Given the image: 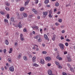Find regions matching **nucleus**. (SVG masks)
Masks as SVG:
<instances>
[{
    "label": "nucleus",
    "mask_w": 75,
    "mask_h": 75,
    "mask_svg": "<svg viewBox=\"0 0 75 75\" xmlns=\"http://www.w3.org/2000/svg\"><path fill=\"white\" fill-rule=\"evenodd\" d=\"M9 54H10L11 53H12V52H11V51H10V50H9V52H8Z\"/></svg>",
    "instance_id": "63"
},
{
    "label": "nucleus",
    "mask_w": 75,
    "mask_h": 75,
    "mask_svg": "<svg viewBox=\"0 0 75 75\" xmlns=\"http://www.w3.org/2000/svg\"><path fill=\"white\" fill-rule=\"evenodd\" d=\"M55 24L56 25H59V23H55Z\"/></svg>",
    "instance_id": "58"
},
{
    "label": "nucleus",
    "mask_w": 75,
    "mask_h": 75,
    "mask_svg": "<svg viewBox=\"0 0 75 75\" xmlns=\"http://www.w3.org/2000/svg\"><path fill=\"white\" fill-rule=\"evenodd\" d=\"M51 63H48L47 64V66H51Z\"/></svg>",
    "instance_id": "56"
},
{
    "label": "nucleus",
    "mask_w": 75,
    "mask_h": 75,
    "mask_svg": "<svg viewBox=\"0 0 75 75\" xmlns=\"http://www.w3.org/2000/svg\"><path fill=\"white\" fill-rule=\"evenodd\" d=\"M29 58H32V57H33V56H32V55H31V54H29Z\"/></svg>",
    "instance_id": "47"
},
{
    "label": "nucleus",
    "mask_w": 75,
    "mask_h": 75,
    "mask_svg": "<svg viewBox=\"0 0 75 75\" xmlns=\"http://www.w3.org/2000/svg\"><path fill=\"white\" fill-rule=\"evenodd\" d=\"M22 54L21 53H20L18 54V59H20L21 58Z\"/></svg>",
    "instance_id": "11"
},
{
    "label": "nucleus",
    "mask_w": 75,
    "mask_h": 75,
    "mask_svg": "<svg viewBox=\"0 0 75 75\" xmlns=\"http://www.w3.org/2000/svg\"><path fill=\"white\" fill-rule=\"evenodd\" d=\"M49 14L48 16L50 18H52L53 17V14H52V11H50L49 12Z\"/></svg>",
    "instance_id": "2"
},
{
    "label": "nucleus",
    "mask_w": 75,
    "mask_h": 75,
    "mask_svg": "<svg viewBox=\"0 0 75 75\" xmlns=\"http://www.w3.org/2000/svg\"><path fill=\"white\" fill-rule=\"evenodd\" d=\"M23 16L24 17H27L28 16V15H27V14L25 13H24L23 14Z\"/></svg>",
    "instance_id": "20"
},
{
    "label": "nucleus",
    "mask_w": 75,
    "mask_h": 75,
    "mask_svg": "<svg viewBox=\"0 0 75 75\" xmlns=\"http://www.w3.org/2000/svg\"><path fill=\"white\" fill-rule=\"evenodd\" d=\"M53 41H55V35H54L53 38H52Z\"/></svg>",
    "instance_id": "14"
},
{
    "label": "nucleus",
    "mask_w": 75,
    "mask_h": 75,
    "mask_svg": "<svg viewBox=\"0 0 75 75\" xmlns=\"http://www.w3.org/2000/svg\"><path fill=\"white\" fill-rule=\"evenodd\" d=\"M67 58L68 62H71V57L68 56L67 57Z\"/></svg>",
    "instance_id": "10"
},
{
    "label": "nucleus",
    "mask_w": 75,
    "mask_h": 75,
    "mask_svg": "<svg viewBox=\"0 0 75 75\" xmlns=\"http://www.w3.org/2000/svg\"><path fill=\"white\" fill-rule=\"evenodd\" d=\"M44 3L45 4H47V3H49V0H46L45 1Z\"/></svg>",
    "instance_id": "19"
},
{
    "label": "nucleus",
    "mask_w": 75,
    "mask_h": 75,
    "mask_svg": "<svg viewBox=\"0 0 75 75\" xmlns=\"http://www.w3.org/2000/svg\"><path fill=\"white\" fill-rule=\"evenodd\" d=\"M0 13L1 14H2V15H4L5 14V13H4L3 12L1 11L0 12Z\"/></svg>",
    "instance_id": "26"
},
{
    "label": "nucleus",
    "mask_w": 75,
    "mask_h": 75,
    "mask_svg": "<svg viewBox=\"0 0 75 75\" xmlns=\"http://www.w3.org/2000/svg\"><path fill=\"white\" fill-rule=\"evenodd\" d=\"M62 33H65V30H63L62 31Z\"/></svg>",
    "instance_id": "60"
},
{
    "label": "nucleus",
    "mask_w": 75,
    "mask_h": 75,
    "mask_svg": "<svg viewBox=\"0 0 75 75\" xmlns=\"http://www.w3.org/2000/svg\"><path fill=\"white\" fill-rule=\"evenodd\" d=\"M9 71H10L11 72H14V67H11L9 68Z\"/></svg>",
    "instance_id": "3"
},
{
    "label": "nucleus",
    "mask_w": 75,
    "mask_h": 75,
    "mask_svg": "<svg viewBox=\"0 0 75 75\" xmlns=\"http://www.w3.org/2000/svg\"><path fill=\"white\" fill-rule=\"evenodd\" d=\"M20 40H21V41H24V38L23 37H21L20 38Z\"/></svg>",
    "instance_id": "33"
},
{
    "label": "nucleus",
    "mask_w": 75,
    "mask_h": 75,
    "mask_svg": "<svg viewBox=\"0 0 75 75\" xmlns=\"http://www.w3.org/2000/svg\"><path fill=\"white\" fill-rule=\"evenodd\" d=\"M65 28V26L63 25H61L60 26V28Z\"/></svg>",
    "instance_id": "32"
},
{
    "label": "nucleus",
    "mask_w": 75,
    "mask_h": 75,
    "mask_svg": "<svg viewBox=\"0 0 75 75\" xmlns=\"http://www.w3.org/2000/svg\"><path fill=\"white\" fill-rule=\"evenodd\" d=\"M7 50H6V49H4V53H6V52Z\"/></svg>",
    "instance_id": "46"
},
{
    "label": "nucleus",
    "mask_w": 75,
    "mask_h": 75,
    "mask_svg": "<svg viewBox=\"0 0 75 75\" xmlns=\"http://www.w3.org/2000/svg\"><path fill=\"white\" fill-rule=\"evenodd\" d=\"M36 51H39V49L38 47H36Z\"/></svg>",
    "instance_id": "62"
},
{
    "label": "nucleus",
    "mask_w": 75,
    "mask_h": 75,
    "mask_svg": "<svg viewBox=\"0 0 75 75\" xmlns=\"http://www.w3.org/2000/svg\"><path fill=\"white\" fill-rule=\"evenodd\" d=\"M7 18H10V17L9 16V14H7Z\"/></svg>",
    "instance_id": "36"
},
{
    "label": "nucleus",
    "mask_w": 75,
    "mask_h": 75,
    "mask_svg": "<svg viewBox=\"0 0 75 75\" xmlns=\"http://www.w3.org/2000/svg\"><path fill=\"white\" fill-rule=\"evenodd\" d=\"M42 54H45L47 53V52L45 51H43L42 52Z\"/></svg>",
    "instance_id": "25"
},
{
    "label": "nucleus",
    "mask_w": 75,
    "mask_h": 75,
    "mask_svg": "<svg viewBox=\"0 0 75 75\" xmlns=\"http://www.w3.org/2000/svg\"><path fill=\"white\" fill-rule=\"evenodd\" d=\"M38 0H36L35 1V4H38Z\"/></svg>",
    "instance_id": "29"
},
{
    "label": "nucleus",
    "mask_w": 75,
    "mask_h": 75,
    "mask_svg": "<svg viewBox=\"0 0 75 75\" xmlns=\"http://www.w3.org/2000/svg\"><path fill=\"white\" fill-rule=\"evenodd\" d=\"M28 74L29 75H30L31 74V72H30L28 73Z\"/></svg>",
    "instance_id": "61"
},
{
    "label": "nucleus",
    "mask_w": 75,
    "mask_h": 75,
    "mask_svg": "<svg viewBox=\"0 0 75 75\" xmlns=\"http://www.w3.org/2000/svg\"><path fill=\"white\" fill-rule=\"evenodd\" d=\"M21 11H23L24 10V7H21L20 9Z\"/></svg>",
    "instance_id": "18"
},
{
    "label": "nucleus",
    "mask_w": 75,
    "mask_h": 75,
    "mask_svg": "<svg viewBox=\"0 0 75 75\" xmlns=\"http://www.w3.org/2000/svg\"><path fill=\"white\" fill-rule=\"evenodd\" d=\"M6 10H7L8 11V10H9V8L8 7H6Z\"/></svg>",
    "instance_id": "49"
},
{
    "label": "nucleus",
    "mask_w": 75,
    "mask_h": 75,
    "mask_svg": "<svg viewBox=\"0 0 75 75\" xmlns=\"http://www.w3.org/2000/svg\"><path fill=\"white\" fill-rule=\"evenodd\" d=\"M54 12H55V11H57V9H54Z\"/></svg>",
    "instance_id": "64"
},
{
    "label": "nucleus",
    "mask_w": 75,
    "mask_h": 75,
    "mask_svg": "<svg viewBox=\"0 0 75 75\" xmlns=\"http://www.w3.org/2000/svg\"><path fill=\"white\" fill-rule=\"evenodd\" d=\"M55 6H56V7H58L59 6V3H56L55 4Z\"/></svg>",
    "instance_id": "28"
},
{
    "label": "nucleus",
    "mask_w": 75,
    "mask_h": 75,
    "mask_svg": "<svg viewBox=\"0 0 75 75\" xmlns=\"http://www.w3.org/2000/svg\"><path fill=\"white\" fill-rule=\"evenodd\" d=\"M38 41L39 42H40L42 41V40L40 38V37L39 38V39L38 40Z\"/></svg>",
    "instance_id": "23"
},
{
    "label": "nucleus",
    "mask_w": 75,
    "mask_h": 75,
    "mask_svg": "<svg viewBox=\"0 0 75 75\" xmlns=\"http://www.w3.org/2000/svg\"><path fill=\"white\" fill-rule=\"evenodd\" d=\"M6 5L7 6H10V4H9L7 2Z\"/></svg>",
    "instance_id": "43"
},
{
    "label": "nucleus",
    "mask_w": 75,
    "mask_h": 75,
    "mask_svg": "<svg viewBox=\"0 0 75 75\" xmlns=\"http://www.w3.org/2000/svg\"><path fill=\"white\" fill-rule=\"evenodd\" d=\"M68 43H67V42H66L65 43V45H66V47H68Z\"/></svg>",
    "instance_id": "37"
},
{
    "label": "nucleus",
    "mask_w": 75,
    "mask_h": 75,
    "mask_svg": "<svg viewBox=\"0 0 75 75\" xmlns=\"http://www.w3.org/2000/svg\"><path fill=\"white\" fill-rule=\"evenodd\" d=\"M66 40L67 41V42H70V41H71V40H70L69 39H67Z\"/></svg>",
    "instance_id": "31"
},
{
    "label": "nucleus",
    "mask_w": 75,
    "mask_h": 75,
    "mask_svg": "<svg viewBox=\"0 0 75 75\" xmlns=\"http://www.w3.org/2000/svg\"><path fill=\"white\" fill-rule=\"evenodd\" d=\"M35 59H36V57H33L32 58V59L33 60H35Z\"/></svg>",
    "instance_id": "38"
},
{
    "label": "nucleus",
    "mask_w": 75,
    "mask_h": 75,
    "mask_svg": "<svg viewBox=\"0 0 75 75\" xmlns=\"http://www.w3.org/2000/svg\"><path fill=\"white\" fill-rule=\"evenodd\" d=\"M45 59L46 61H48L51 60V58L49 57H46Z\"/></svg>",
    "instance_id": "9"
},
{
    "label": "nucleus",
    "mask_w": 75,
    "mask_h": 75,
    "mask_svg": "<svg viewBox=\"0 0 75 75\" xmlns=\"http://www.w3.org/2000/svg\"><path fill=\"white\" fill-rule=\"evenodd\" d=\"M59 45L61 50H64V44L61 43H60L59 44Z\"/></svg>",
    "instance_id": "1"
},
{
    "label": "nucleus",
    "mask_w": 75,
    "mask_h": 75,
    "mask_svg": "<svg viewBox=\"0 0 75 75\" xmlns=\"http://www.w3.org/2000/svg\"><path fill=\"white\" fill-rule=\"evenodd\" d=\"M5 43L6 45H8L9 43L7 40H5Z\"/></svg>",
    "instance_id": "15"
},
{
    "label": "nucleus",
    "mask_w": 75,
    "mask_h": 75,
    "mask_svg": "<svg viewBox=\"0 0 75 75\" xmlns=\"http://www.w3.org/2000/svg\"><path fill=\"white\" fill-rule=\"evenodd\" d=\"M32 11H33V12H34V13L35 14H37V13H38V12L36 11V10L35 9L33 8L32 9Z\"/></svg>",
    "instance_id": "8"
},
{
    "label": "nucleus",
    "mask_w": 75,
    "mask_h": 75,
    "mask_svg": "<svg viewBox=\"0 0 75 75\" xmlns=\"http://www.w3.org/2000/svg\"><path fill=\"white\" fill-rule=\"evenodd\" d=\"M55 64H56V65H57L59 66V63H58V62H55Z\"/></svg>",
    "instance_id": "27"
},
{
    "label": "nucleus",
    "mask_w": 75,
    "mask_h": 75,
    "mask_svg": "<svg viewBox=\"0 0 75 75\" xmlns=\"http://www.w3.org/2000/svg\"><path fill=\"white\" fill-rule=\"evenodd\" d=\"M10 50L12 52L13 51V49H12V48H11L10 49Z\"/></svg>",
    "instance_id": "59"
},
{
    "label": "nucleus",
    "mask_w": 75,
    "mask_h": 75,
    "mask_svg": "<svg viewBox=\"0 0 75 75\" xmlns=\"http://www.w3.org/2000/svg\"><path fill=\"white\" fill-rule=\"evenodd\" d=\"M23 34H21L20 35V38H21H21L23 37Z\"/></svg>",
    "instance_id": "51"
},
{
    "label": "nucleus",
    "mask_w": 75,
    "mask_h": 75,
    "mask_svg": "<svg viewBox=\"0 0 75 75\" xmlns=\"http://www.w3.org/2000/svg\"><path fill=\"white\" fill-rule=\"evenodd\" d=\"M44 37L46 40H47V41H49V39H48V36H47V35H46V34H45L44 35Z\"/></svg>",
    "instance_id": "4"
},
{
    "label": "nucleus",
    "mask_w": 75,
    "mask_h": 75,
    "mask_svg": "<svg viewBox=\"0 0 75 75\" xmlns=\"http://www.w3.org/2000/svg\"><path fill=\"white\" fill-rule=\"evenodd\" d=\"M70 69L72 72H74L75 71L74 70V69L73 68L70 67Z\"/></svg>",
    "instance_id": "12"
},
{
    "label": "nucleus",
    "mask_w": 75,
    "mask_h": 75,
    "mask_svg": "<svg viewBox=\"0 0 75 75\" xmlns=\"http://www.w3.org/2000/svg\"><path fill=\"white\" fill-rule=\"evenodd\" d=\"M40 63L42 64H45V62L44 61V59H42L40 60Z\"/></svg>",
    "instance_id": "7"
},
{
    "label": "nucleus",
    "mask_w": 75,
    "mask_h": 75,
    "mask_svg": "<svg viewBox=\"0 0 75 75\" xmlns=\"http://www.w3.org/2000/svg\"><path fill=\"white\" fill-rule=\"evenodd\" d=\"M17 45H18V44H17V42H15L14 43V45H15V46H17Z\"/></svg>",
    "instance_id": "40"
},
{
    "label": "nucleus",
    "mask_w": 75,
    "mask_h": 75,
    "mask_svg": "<svg viewBox=\"0 0 75 75\" xmlns=\"http://www.w3.org/2000/svg\"><path fill=\"white\" fill-rule=\"evenodd\" d=\"M26 31H27V29L26 28H25L23 29L24 32H26Z\"/></svg>",
    "instance_id": "44"
},
{
    "label": "nucleus",
    "mask_w": 75,
    "mask_h": 75,
    "mask_svg": "<svg viewBox=\"0 0 75 75\" xmlns=\"http://www.w3.org/2000/svg\"><path fill=\"white\" fill-rule=\"evenodd\" d=\"M42 29H40V32L41 34L42 33Z\"/></svg>",
    "instance_id": "57"
},
{
    "label": "nucleus",
    "mask_w": 75,
    "mask_h": 75,
    "mask_svg": "<svg viewBox=\"0 0 75 75\" xmlns=\"http://www.w3.org/2000/svg\"><path fill=\"white\" fill-rule=\"evenodd\" d=\"M30 0H27L26 1L25 3V6L28 5Z\"/></svg>",
    "instance_id": "6"
},
{
    "label": "nucleus",
    "mask_w": 75,
    "mask_h": 75,
    "mask_svg": "<svg viewBox=\"0 0 75 75\" xmlns=\"http://www.w3.org/2000/svg\"><path fill=\"white\" fill-rule=\"evenodd\" d=\"M33 66H38V64H37L36 63H34L33 64Z\"/></svg>",
    "instance_id": "35"
},
{
    "label": "nucleus",
    "mask_w": 75,
    "mask_h": 75,
    "mask_svg": "<svg viewBox=\"0 0 75 75\" xmlns=\"http://www.w3.org/2000/svg\"><path fill=\"white\" fill-rule=\"evenodd\" d=\"M11 21H13L14 20V17H12L11 18Z\"/></svg>",
    "instance_id": "24"
},
{
    "label": "nucleus",
    "mask_w": 75,
    "mask_h": 75,
    "mask_svg": "<svg viewBox=\"0 0 75 75\" xmlns=\"http://www.w3.org/2000/svg\"><path fill=\"white\" fill-rule=\"evenodd\" d=\"M1 69L2 71H4V69L3 67H1Z\"/></svg>",
    "instance_id": "48"
},
{
    "label": "nucleus",
    "mask_w": 75,
    "mask_h": 75,
    "mask_svg": "<svg viewBox=\"0 0 75 75\" xmlns=\"http://www.w3.org/2000/svg\"><path fill=\"white\" fill-rule=\"evenodd\" d=\"M38 28V26H35V29H37Z\"/></svg>",
    "instance_id": "53"
},
{
    "label": "nucleus",
    "mask_w": 75,
    "mask_h": 75,
    "mask_svg": "<svg viewBox=\"0 0 75 75\" xmlns=\"http://www.w3.org/2000/svg\"><path fill=\"white\" fill-rule=\"evenodd\" d=\"M60 39L61 40H64V38L62 37V36H61Z\"/></svg>",
    "instance_id": "45"
},
{
    "label": "nucleus",
    "mask_w": 75,
    "mask_h": 75,
    "mask_svg": "<svg viewBox=\"0 0 75 75\" xmlns=\"http://www.w3.org/2000/svg\"><path fill=\"white\" fill-rule=\"evenodd\" d=\"M18 27L20 28L22 27V25L21 24V22H19L18 25Z\"/></svg>",
    "instance_id": "13"
},
{
    "label": "nucleus",
    "mask_w": 75,
    "mask_h": 75,
    "mask_svg": "<svg viewBox=\"0 0 75 75\" xmlns=\"http://www.w3.org/2000/svg\"><path fill=\"white\" fill-rule=\"evenodd\" d=\"M23 59L25 61H27V56H25L23 57Z\"/></svg>",
    "instance_id": "17"
},
{
    "label": "nucleus",
    "mask_w": 75,
    "mask_h": 75,
    "mask_svg": "<svg viewBox=\"0 0 75 75\" xmlns=\"http://www.w3.org/2000/svg\"><path fill=\"white\" fill-rule=\"evenodd\" d=\"M48 75H51L52 74V71L50 69H49L47 71Z\"/></svg>",
    "instance_id": "5"
},
{
    "label": "nucleus",
    "mask_w": 75,
    "mask_h": 75,
    "mask_svg": "<svg viewBox=\"0 0 75 75\" xmlns=\"http://www.w3.org/2000/svg\"><path fill=\"white\" fill-rule=\"evenodd\" d=\"M58 68L59 69H61V68H62V66H59Z\"/></svg>",
    "instance_id": "54"
},
{
    "label": "nucleus",
    "mask_w": 75,
    "mask_h": 75,
    "mask_svg": "<svg viewBox=\"0 0 75 75\" xmlns=\"http://www.w3.org/2000/svg\"><path fill=\"white\" fill-rule=\"evenodd\" d=\"M4 22L5 23H7L8 22V20L6 19H5L4 20Z\"/></svg>",
    "instance_id": "16"
},
{
    "label": "nucleus",
    "mask_w": 75,
    "mask_h": 75,
    "mask_svg": "<svg viewBox=\"0 0 75 75\" xmlns=\"http://www.w3.org/2000/svg\"><path fill=\"white\" fill-rule=\"evenodd\" d=\"M38 37H39L38 35L35 36L34 37V38L37 39L38 38Z\"/></svg>",
    "instance_id": "39"
},
{
    "label": "nucleus",
    "mask_w": 75,
    "mask_h": 75,
    "mask_svg": "<svg viewBox=\"0 0 75 75\" xmlns=\"http://www.w3.org/2000/svg\"><path fill=\"white\" fill-rule=\"evenodd\" d=\"M32 15H29L28 16V18H32Z\"/></svg>",
    "instance_id": "50"
},
{
    "label": "nucleus",
    "mask_w": 75,
    "mask_h": 75,
    "mask_svg": "<svg viewBox=\"0 0 75 75\" xmlns=\"http://www.w3.org/2000/svg\"><path fill=\"white\" fill-rule=\"evenodd\" d=\"M43 14V15H47L48 13L47 12H44Z\"/></svg>",
    "instance_id": "22"
},
{
    "label": "nucleus",
    "mask_w": 75,
    "mask_h": 75,
    "mask_svg": "<svg viewBox=\"0 0 75 75\" xmlns=\"http://www.w3.org/2000/svg\"><path fill=\"white\" fill-rule=\"evenodd\" d=\"M59 55H58L57 57V59H59Z\"/></svg>",
    "instance_id": "52"
},
{
    "label": "nucleus",
    "mask_w": 75,
    "mask_h": 75,
    "mask_svg": "<svg viewBox=\"0 0 75 75\" xmlns=\"http://www.w3.org/2000/svg\"><path fill=\"white\" fill-rule=\"evenodd\" d=\"M62 75H67V73H66L64 72H63L62 73Z\"/></svg>",
    "instance_id": "34"
},
{
    "label": "nucleus",
    "mask_w": 75,
    "mask_h": 75,
    "mask_svg": "<svg viewBox=\"0 0 75 75\" xmlns=\"http://www.w3.org/2000/svg\"><path fill=\"white\" fill-rule=\"evenodd\" d=\"M58 21L59 23H62V19H59L58 20Z\"/></svg>",
    "instance_id": "30"
},
{
    "label": "nucleus",
    "mask_w": 75,
    "mask_h": 75,
    "mask_svg": "<svg viewBox=\"0 0 75 75\" xmlns=\"http://www.w3.org/2000/svg\"><path fill=\"white\" fill-rule=\"evenodd\" d=\"M58 59L59 60H62V58L59 57Z\"/></svg>",
    "instance_id": "42"
},
{
    "label": "nucleus",
    "mask_w": 75,
    "mask_h": 75,
    "mask_svg": "<svg viewBox=\"0 0 75 75\" xmlns=\"http://www.w3.org/2000/svg\"><path fill=\"white\" fill-rule=\"evenodd\" d=\"M67 51H64V55H65V54H67Z\"/></svg>",
    "instance_id": "41"
},
{
    "label": "nucleus",
    "mask_w": 75,
    "mask_h": 75,
    "mask_svg": "<svg viewBox=\"0 0 75 75\" xmlns=\"http://www.w3.org/2000/svg\"><path fill=\"white\" fill-rule=\"evenodd\" d=\"M66 7H68V6H70V4H67V5H66Z\"/></svg>",
    "instance_id": "55"
},
{
    "label": "nucleus",
    "mask_w": 75,
    "mask_h": 75,
    "mask_svg": "<svg viewBox=\"0 0 75 75\" xmlns=\"http://www.w3.org/2000/svg\"><path fill=\"white\" fill-rule=\"evenodd\" d=\"M8 62H10L11 63V62H12V61H11V59H10V58H8Z\"/></svg>",
    "instance_id": "21"
}]
</instances>
